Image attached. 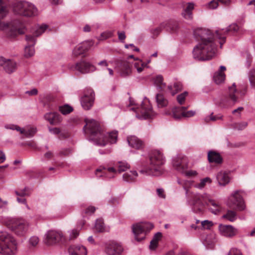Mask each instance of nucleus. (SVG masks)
Returning <instances> with one entry per match:
<instances>
[{"label": "nucleus", "mask_w": 255, "mask_h": 255, "mask_svg": "<svg viewBox=\"0 0 255 255\" xmlns=\"http://www.w3.org/2000/svg\"><path fill=\"white\" fill-rule=\"evenodd\" d=\"M153 227L152 224L144 222L139 223L132 226V232L134 235L135 239L137 242H140L145 237L146 233L151 230Z\"/></svg>", "instance_id": "4468645a"}, {"label": "nucleus", "mask_w": 255, "mask_h": 255, "mask_svg": "<svg viewBox=\"0 0 255 255\" xmlns=\"http://www.w3.org/2000/svg\"><path fill=\"white\" fill-rule=\"evenodd\" d=\"M201 228L204 230L210 229L211 227H212L213 224L212 221L209 220H204L201 222Z\"/></svg>", "instance_id": "09e8293b"}, {"label": "nucleus", "mask_w": 255, "mask_h": 255, "mask_svg": "<svg viewBox=\"0 0 255 255\" xmlns=\"http://www.w3.org/2000/svg\"><path fill=\"white\" fill-rule=\"evenodd\" d=\"M217 180L220 186H225L230 182V177L228 173L221 171L217 175Z\"/></svg>", "instance_id": "bb28decb"}, {"label": "nucleus", "mask_w": 255, "mask_h": 255, "mask_svg": "<svg viewBox=\"0 0 255 255\" xmlns=\"http://www.w3.org/2000/svg\"><path fill=\"white\" fill-rule=\"evenodd\" d=\"M93 45V42L92 41H84L75 47L73 50V55L75 57L79 55H84Z\"/></svg>", "instance_id": "aec40b11"}, {"label": "nucleus", "mask_w": 255, "mask_h": 255, "mask_svg": "<svg viewBox=\"0 0 255 255\" xmlns=\"http://www.w3.org/2000/svg\"><path fill=\"white\" fill-rule=\"evenodd\" d=\"M130 105L134 106L130 110L136 113V117L139 119H146L153 117L155 114L152 110L151 105L149 101L142 102L140 107L135 105L134 101L129 98Z\"/></svg>", "instance_id": "1a4fd4ad"}, {"label": "nucleus", "mask_w": 255, "mask_h": 255, "mask_svg": "<svg viewBox=\"0 0 255 255\" xmlns=\"http://www.w3.org/2000/svg\"><path fill=\"white\" fill-rule=\"evenodd\" d=\"M86 125L84 127L85 133L90 136V139L96 144L105 146L108 142L115 143L118 138V131H113L105 133L102 130L99 124L94 120H86Z\"/></svg>", "instance_id": "f03ea898"}, {"label": "nucleus", "mask_w": 255, "mask_h": 255, "mask_svg": "<svg viewBox=\"0 0 255 255\" xmlns=\"http://www.w3.org/2000/svg\"><path fill=\"white\" fill-rule=\"evenodd\" d=\"M137 176L138 174L137 172L135 170H132L124 173L123 176V180L126 182H131L136 180Z\"/></svg>", "instance_id": "c756f323"}, {"label": "nucleus", "mask_w": 255, "mask_h": 255, "mask_svg": "<svg viewBox=\"0 0 255 255\" xmlns=\"http://www.w3.org/2000/svg\"><path fill=\"white\" fill-rule=\"evenodd\" d=\"M164 23L166 24L165 25V28L167 31L170 30L172 32H175L178 28V25L176 22H170Z\"/></svg>", "instance_id": "ea45409f"}, {"label": "nucleus", "mask_w": 255, "mask_h": 255, "mask_svg": "<svg viewBox=\"0 0 255 255\" xmlns=\"http://www.w3.org/2000/svg\"><path fill=\"white\" fill-rule=\"evenodd\" d=\"M59 111L63 115H67L73 110V108L68 105H65L64 106H60L59 107Z\"/></svg>", "instance_id": "37998d69"}, {"label": "nucleus", "mask_w": 255, "mask_h": 255, "mask_svg": "<svg viewBox=\"0 0 255 255\" xmlns=\"http://www.w3.org/2000/svg\"><path fill=\"white\" fill-rule=\"evenodd\" d=\"M216 243V239L215 235L210 234L207 236L206 237L204 244L207 249H213Z\"/></svg>", "instance_id": "7c9ffc66"}, {"label": "nucleus", "mask_w": 255, "mask_h": 255, "mask_svg": "<svg viewBox=\"0 0 255 255\" xmlns=\"http://www.w3.org/2000/svg\"><path fill=\"white\" fill-rule=\"evenodd\" d=\"M177 182L179 185L183 187L184 189L186 190V194H187L188 190L187 186L190 184V182L189 181H184L178 179Z\"/></svg>", "instance_id": "6e6d98bb"}, {"label": "nucleus", "mask_w": 255, "mask_h": 255, "mask_svg": "<svg viewBox=\"0 0 255 255\" xmlns=\"http://www.w3.org/2000/svg\"><path fill=\"white\" fill-rule=\"evenodd\" d=\"M156 103L158 108H163L167 107L168 101L162 94L158 93L155 96Z\"/></svg>", "instance_id": "c85d7f7f"}, {"label": "nucleus", "mask_w": 255, "mask_h": 255, "mask_svg": "<svg viewBox=\"0 0 255 255\" xmlns=\"http://www.w3.org/2000/svg\"><path fill=\"white\" fill-rule=\"evenodd\" d=\"M213 79L217 84H220L224 81L225 75L222 72H217L214 74Z\"/></svg>", "instance_id": "e433bc0d"}, {"label": "nucleus", "mask_w": 255, "mask_h": 255, "mask_svg": "<svg viewBox=\"0 0 255 255\" xmlns=\"http://www.w3.org/2000/svg\"><path fill=\"white\" fill-rule=\"evenodd\" d=\"M187 107H174L172 110V114L173 117L175 120H180L182 118L183 110H186Z\"/></svg>", "instance_id": "2f4dec72"}, {"label": "nucleus", "mask_w": 255, "mask_h": 255, "mask_svg": "<svg viewBox=\"0 0 255 255\" xmlns=\"http://www.w3.org/2000/svg\"><path fill=\"white\" fill-rule=\"evenodd\" d=\"M166 24L164 23H162L160 24V25L153 29L152 31H151V33L155 36H157L158 34L159 33V32L162 30V29L163 28H165V25Z\"/></svg>", "instance_id": "5fc2aeb1"}, {"label": "nucleus", "mask_w": 255, "mask_h": 255, "mask_svg": "<svg viewBox=\"0 0 255 255\" xmlns=\"http://www.w3.org/2000/svg\"><path fill=\"white\" fill-rule=\"evenodd\" d=\"M239 29V26L235 23H233L229 25L226 30L221 29L216 30V36L220 40L219 43L220 44L221 48H222V45L224 44V43H225L226 41V36H225V33L229 31L235 33L237 32Z\"/></svg>", "instance_id": "a211bd4d"}, {"label": "nucleus", "mask_w": 255, "mask_h": 255, "mask_svg": "<svg viewBox=\"0 0 255 255\" xmlns=\"http://www.w3.org/2000/svg\"><path fill=\"white\" fill-rule=\"evenodd\" d=\"M145 65L141 61L136 62L134 63V66L136 69L138 73H140L142 71Z\"/></svg>", "instance_id": "603ef678"}, {"label": "nucleus", "mask_w": 255, "mask_h": 255, "mask_svg": "<svg viewBox=\"0 0 255 255\" xmlns=\"http://www.w3.org/2000/svg\"><path fill=\"white\" fill-rule=\"evenodd\" d=\"M15 193L17 196L20 197H24L25 196H29L30 195V193L27 192V189L26 188H24L19 191H15Z\"/></svg>", "instance_id": "864d4df0"}, {"label": "nucleus", "mask_w": 255, "mask_h": 255, "mask_svg": "<svg viewBox=\"0 0 255 255\" xmlns=\"http://www.w3.org/2000/svg\"><path fill=\"white\" fill-rule=\"evenodd\" d=\"M96 210V207L94 206H89L88 207L83 209L82 212V215L83 217L91 215L95 212Z\"/></svg>", "instance_id": "79ce46f5"}, {"label": "nucleus", "mask_w": 255, "mask_h": 255, "mask_svg": "<svg viewBox=\"0 0 255 255\" xmlns=\"http://www.w3.org/2000/svg\"><path fill=\"white\" fill-rule=\"evenodd\" d=\"M219 229L221 234L225 237H233L237 233V229L231 225H220Z\"/></svg>", "instance_id": "b1692460"}, {"label": "nucleus", "mask_w": 255, "mask_h": 255, "mask_svg": "<svg viewBox=\"0 0 255 255\" xmlns=\"http://www.w3.org/2000/svg\"><path fill=\"white\" fill-rule=\"evenodd\" d=\"M154 85L157 88L160 90H162L165 86L164 83H163V77L160 75L156 76L154 79Z\"/></svg>", "instance_id": "4c0bfd02"}, {"label": "nucleus", "mask_w": 255, "mask_h": 255, "mask_svg": "<svg viewBox=\"0 0 255 255\" xmlns=\"http://www.w3.org/2000/svg\"><path fill=\"white\" fill-rule=\"evenodd\" d=\"M188 204L191 206L192 210L195 213H201L204 210L206 205L212 206L210 210L214 214H218L221 209L220 205L214 200L210 199L207 194H193L190 199L188 200Z\"/></svg>", "instance_id": "7ed1b4c3"}, {"label": "nucleus", "mask_w": 255, "mask_h": 255, "mask_svg": "<svg viewBox=\"0 0 255 255\" xmlns=\"http://www.w3.org/2000/svg\"><path fill=\"white\" fill-rule=\"evenodd\" d=\"M39 241V238L36 236L31 237L29 241L28 244L29 247H35L38 244Z\"/></svg>", "instance_id": "de8ad7c7"}, {"label": "nucleus", "mask_w": 255, "mask_h": 255, "mask_svg": "<svg viewBox=\"0 0 255 255\" xmlns=\"http://www.w3.org/2000/svg\"><path fill=\"white\" fill-rule=\"evenodd\" d=\"M208 159L210 163L220 164L222 162L223 159L219 153L214 150H210L208 152Z\"/></svg>", "instance_id": "a878e982"}, {"label": "nucleus", "mask_w": 255, "mask_h": 255, "mask_svg": "<svg viewBox=\"0 0 255 255\" xmlns=\"http://www.w3.org/2000/svg\"><path fill=\"white\" fill-rule=\"evenodd\" d=\"M158 196L162 198H165V195L164 193V190L162 188H158L156 190Z\"/></svg>", "instance_id": "e2e57ef3"}, {"label": "nucleus", "mask_w": 255, "mask_h": 255, "mask_svg": "<svg viewBox=\"0 0 255 255\" xmlns=\"http://www.w3.org/2000/svg\"><path fill=\"white\" fill-rule=\"evenodd\" d=\"M36 132V129L34 128H30L28 129L21 128L20 133L23 134L26 137H32Z\"/></svg>", "instance_id": "58836bf2"}, {"label": "nucleus", "mask_w": 255, "mask_h": 255, "mask_svg": "<svg viewBox=\"0 0 255 255\" xmlns=\"http://www.w3.org/2000/svg\"><path fill=\"white\" fill-rule=\"evenodd\" d=\"M117 68L120 75L123 77H127L131 74V65L127 61H121Z\"/></svg>", "instance_id": "4be33fe9"}, {"label": "nucleus", "mask_w": 255, "mask_h": 255, "mask_svg": "<svg viewBox=\"0 0 255 255\" xmlns=\"http://www.w3.org/2000/svg\"><path fill=\"white\" fill-rule=\"evenodd\" d=\"M211 180L210 178L206 177L201 180L200 183L197 184L195 187L199 189H202L204 187L207 183H211Z\"/></svg>", "instance_id": "a18cd8bd"}, {"label": "nucleus", "mask_w": 255, "mask_h": 255, "mask_svg": "<svg viewBox=\"0 0 255 255\" xmlns=\"http://www.w3.org/2000/svg\"><path fill=\"white\" fill-rule=\"evenodd\" d=\"M63 238L62 232L51 230L48 231L45 234L44 242L48 246H51L62 241Z\"/></svg>", "instance_id": "dca6fc26"}, {"label": "nucleus", "mask_w": 255, "mask_h": 255, "mask_svg": "<svg viewBox=\"0 0 255 255\" xmlns=\"http://www.w3.org/2000/svg\"><path fill=\"white\" fill-rule=\"evenodd\" d=\"M228 255H242L241 251L237 248H232Z\"/></svg>", "instance_id": "052dcab7"}, {"label": "nucleus", "mask_w": 255, "mask_h": 255, "mask_svg": "<svg viewBox=\"0 0 255 255\" xmlns=\"http://www.w3.org/2000/svg\"><path fill=\"white\" fill-rule=\"evenodd\" d=\"M17 244L15 239L5 231H0V254L14 255L17 252Z\"/></svg>", "instance_id": "0eeeda50"}, {"label": "nucleus", "mask_w": 255, "mask_h": 255, "mask_svg": "<svg viewBox=\"0 0 255 255\" xmlns=\"http://www.w3.org/2000/svg\"><path fill=\"white\" fill-rule=\"evenodd\" d=\"M69 240H74L76 238L79 234V231L77 230H72L69 232Z\"/></svg>", "instance_id": "bf43d9fd"}, {"label": "nucleus", "mask_w": 255, "mask_h": 255, "mask_svg": "<svg viewBox=\"0 0 255 255\" xmlns=\"http://www.w3.org/2000/svg\"><path fill=\"white\" fill-rule=\"evenodd\" d=\"M1 218L2 224L16 235L22 237L26 233L29 225L25 220L12 217Z\"/></svg>", "instance_id": "423d86ee"}, {"label": "nucleus", "mask_w": 255, "mask_h": 255, "mask_svg": "<svg viewBox=\"0 0 255 255\" xmlns=\"http://www.w3.org/2000/svg\"><path fill=\"white\" fill-rule=\"evenodd\" d=\"M48 130L50 133H51L53 134H55V135L59 134V138L64 137L63 133H61V130L59 128L49 127Z\"/></svg>", "instance_id": "8fccbe9b"}, {"label": "nucleus", "mask_w": 255, "mask_h": 255, "mask_svg": "<svg viewBox=\"0 0 255 255\" xmlns=\"http://www.w3.org/2000/svg\"><path fill=\"white\" fill-rule=\"evenodd\" d=\"M13 9L15 13L28 17L35 15L37 12V8L33 4L26 1H19L14 3Z\"/></svg>", "instance_id": "ddd939ff"}, {"label": "nucleus", "mask_w": 255, "mask_h": 255, "mask_svg": "<svg viewBox=\"0 0 255 255\" xmlns=\"http://www.w3.org/2000/svg\"><path fill=\"white\" fill-rule=\"evenodd\" d=\"M118 38L121 41H124L126 38V34L125 32L122 31V32H118Z\"/></svg>", "instance_id": "0e129e2a"}, {"label": "nucleus", "mask_w": 255, "mask_h": 255, "mask_svg": "<svg viewBox=\"0 0 255 255\" xmlns=\"http://www.w3.org/2000/svg\"><path fill=\"white\" fill-rule=\"evenodd\" d=\"M188 159L184 155L178 154L172 158L173 167L177 171L187 177H191L196 175L197 172L193 170H187L188 168Z\"/></svg>", "instance_id": "9d476101"}, {"label": "nucleus", "mask_w": 255, "mask_h": 255, "mask_svg": "<svg viewBox=\"0 0 255 255\" xmlns=\"http://www.w3.org/2000/svg\"><path fill=\"white\" fill-rule=\"evenodd\" d=\"M115 166L118 168V170L114 167L98 168L96 170L95 174L97 177L105 176L107 178H113L118 172H124L130 168L129 164L125 161H119Z\"/></svg>", "instance_id": "9b49d317"}, {"label": "nucleus", "mask_w": 255, "mask_h": 255, "mask_svg": "<svg viewBox=\"0 0 255 255\" xmlns=\"http://www.w3.org/2000/svg\"><path fill=\"white\" fill-rule=\"evenodd\" d=\"M187 92H184V93L178 95L177 97V100L179 104L182 105L184 103L185 98L187 96Z\"/></svg>", "instance_id": "3c124183"}, {"label": "nucleus", "mask_w": 255, "mask_h": 255, "mask_svg": "<svg viewBox=\"0 0 255 255\" xmlns=\"http://www.w3.org/2000/svg\"><path fill=\"white\" fill-rule=\"evenodd\" d=\"M26 94H28L29 96H34L36 95L38 93V91L36 89L34 88L30 91H27L25 92Z\"/></svg>", "instance_id": "69168bd1"}, {"label": "nucleus", "mask_w": 255, "mask_h": 255, "mask_svg": "<svg viewBox=\"0 0 255 255\" xmlns=\"http://www.w3.org/2000/svg\"><path fill=\"white\" fill-rule=\"evenodd\" d=\"M218 6V1L213 0L209 3V7L211 9L216 8Z\"/></svg>", "instance_id": "680f3d73"}, {"label": "nucleus", "mask_w": 255, "mask_h": 255, "mask_svg": "<svg viewBox=\"0 0 255 255\" xmlns=\"http://www.w3.org/2000/svg\"><path fill=\"white\" fill-rule=\"evenodd\" d=\"M237 93L235 83H233L232 86L229 88L228 92L221 97L218 104L221 107L225 108L233 106L238 101Z\"/></svg>", "instance_id": "f8f14e48"}, {"label": "nucleus", "mask_w": 255, "mask_h": 255, "mask_svg": "<svg viewBox=\"0 0 255 255\" xmlns=\"http://www.w3.org/2000/svg\"><path fill=\"white\" fill-rule=\"evenodd\" d=\"M95 229L98 232H103L105 230L104 223L102 219L96 221Z\"/></svg>", "instance_id": "a19ab883"}, {"label": "nucleus", "mask_w": 255, "mask_h": 255, "mask_svg": "<svg viewBox=\"0 0 255 255\" xmlns=\"http://www.w3.org/2000/svg\"><path fill=\"white\" fill-rule=\"evenodd\" d=\"M128 142L129 145L135 149H140L142 147L143 143L141 140L135 136H130L128 137Z\"/></svg>", "instance_id": "cd10ccee"}, {"label": "nucleus", "mask_w": 255, "mask_h": 255, "mask_svg": "<svg viewBox=\"0 0 255 255\" xmlns=\"http://www.w3.org/2000/svg\"><path fill=\"white\" fill-rule=\"evenodd\" d=\"M81 104L83 108L88 110L93 106L94 101V93L92 89H88L81 98Z\"/></svg>", "instance_id": "f3484780"}, {"label": "nucleus", "mask_w": 255, "mask_h": 255, "mask_svg": "<svg viewBox=\"0 0 255 255\" xmlns=\"http://www.w3.org/2000/svg\"><path fill=\"white\" fill-rule=\"evenodd\" d=\"M122 246L119 243L112 241L107 245L106 252L109 255H119L123 252Z\"/></svg>", "instance_id": "412c9836"}, {"label": "nucleus", "mask_w": 255, "mask_h": 255, "mask_svg": "<svg viewBox=\"0 0 255 255\" xmlns=\"http://www.w3.org/2000/svg\"><path fill=\"white\" fill-rule=\"evenodd\" d=\"M44 118L52 125H56L59 124L62 118L61 116L57 112H49L44 115Z\"/></svg>", "instance_id": "5701e85b"}, {"label": "nucleus", "mask_w": 255, "mask_h": 255, "mask_svg": "<svg viewBox=\"0 0 255 255\" xmlns=\"http://www.w3.org/2000/svg\"><path fill=\"white\" fill-rule=\"evenodd\" d=\"M16 64L13 61L7 59L4 66V69L7 73H12L16 69Z\"/></svg>", "instance_id": "473e14b6"}, {"label": "nucleus", "mask_w": 255, "mask_h": 255, "mask_svg": "<svg viewBox=\"0 0 255 255\" xmlns=\"http://www.w3.org/2000/svg\"><path fill=\"white\" fill-rule=\"evenodd\" d=\"M70 255H87L86 248L80 245H72L68 249Z\"/></svg>", "instance_id": "393cba45"}, {"label": "nucleus", "mask_w": 255, "mask_h": 255, "mask_svg": "<svg viewBox=\"0 0 255 255\" xmlns=\"http://www.w3.org/2000/svg\"><path fill=\"white\" fill-rule=\"evenodd\" d=\"M237 213L233 210H228L226 213L223 215L222 218L230 222H234L237 219Z\"/></svg>", "instance_id": "f704fd0d"}, {"label": "nucleus", "mask_w": 255, "mask_h": 255, "mask_svg": "<svg viewBox=\"0 0 255 255\" xmlns=\"http://www.w3.org/2000/svg\"><path fill=\"white\" fill-rule=\"evenodd\" d=\"M70 68L83 74L93 72L96 70V68L93 65L85 61H81L71 67Z\"/></svg>", "instance_id": "6ab92c4d"}, {"label": "nucleus", "mask_w": 255, "mask_h": 255, "mask_svg": "<svg viewBox=\"0 0 255 255\" xmlns=\"http://www.w3.org/2000/svg\"><path fill=\"white\" fill-rule=\"evenodd\" d=\"M195 111H186V110H183L182 116L183 118H190L194 116L195 115Z\"/></svg>", "instance_id": "13d9d810"}, {"label": "nucleus", "mask_w": 255, "mask_h": 255, "mask_svg": "<svg viewBox=\"0 0 255 255\" xmlns=\"http://www.w3.org/2000/svg\"><path fill=\"white\" fill-rule=\"evenodd\" d=\"M240 193V191L236 190L230 195L227 203L228 206L231 208H236L239 211L245 209L244 202Z\"/></svg>", "instance_id": "2eb2a0df"}, {"label": "nucleus", "mask_w": 255, "mask_h": 255, "mask_svg": "<svg viewBox=\"0 0 255 255\" xmlns=\"http://www.w3.org/2000/svg\"><path fill=\"white\" fill-rule=\"evenodd\" d=\"M249 78L251 87L255 90V70H252L249 74Z\"/></svg>", "instance_id": "c03bdc74"}, {"label": "nucleus", "mask_w": 255, "mask_h": 255, "mask_svg": "<svg viewBox=\"0 0 255 255\" xmlns=\"http://www.w3.org/2000/svg\"><path fill=\"white\" fill-rule=\"evenodd\" d=\"M182 84L179 82H176L174 83L173 86L169 85L168 89L171 91L172 95H175L178 91H180L182 89Z\"/></svg>", "instance_id": "c9c22d12"}, {"label": "nucleus", "mask_w": 255, "mask_h": 255, "mask_svg": "<svg viewBox=\"0 0 255 255\" xmlns=\"http://www.w3.org/2000/svg\"><path fill=\"white\" fill-rule=\"evenodd\" d=\"M222 119V116L219 115H213V113H212L210 116L206 117L205 118V122L206 123H208L210 121H216L218 120H221Z\"/></svg>", "instance_id": "49530a36"}, {"label": "nucleus", "mask_w": 255, "mask_h": 255, "mask_svg": "<svg viewBox=\"0 0 255 255\" xmlns=\"http://www.w3.org/2000/svg\"><path fill=\"white\" fill-rule=\"evenodd\" d=\"M194 8V4L192 3H188V6L182 12L183 17L187 19H190L192 18V10Z\"/></svg>", "instance_id": "72a5a7b5"}, {"label": "nucleus", "mask_w": 255, "mask_h": 255, "mask_svg": "<svg viewBox=\"0 0 255 255\" xmlns=\"http://www.w3.org/2000/svg\"><path fill=\"white\" fill-rule=\"evenodd\" d=\"M4 128L8 129L16 130L19 132L21 130V128L19 126L13 124H6L4 125Z\"/></svg>", "instance_id": "4d7b16f0"}, {"label": "nucleus", "mask_w": 255, "mask_h": 255, "mask_svg": "<svg viewBox=\"0 0 255 255\" xmlns=\"http://www.w3.org/2000/svg\"><path fill=\"white\" fill-rule=\"evenodd\" d=\"M194 35L197 40L200 41L193 50L194 58L205 61L210 60L214 57L217 48L214 34L209 29L198 28L194 30Z\"/></svg>", "instance_id": "f257e3e1"}, {"label": "nucleus", "mask_w": 255, "mask_h": 255, "mask_svg": "<svg viewBox=\"0 0 255 255\" xmlns=\"http://www.w3.org/2000/svg\"><path fill=\"white\" fill-rule=\"evenodd\" d=\"M158 243L152 240L150 241L149 248L150 250H154L157 247Z\"/></svg>", "instance_id": "774afa93"}, {"label": "nucleus", "mask_w": 255, "mask_h": 255, "mask_svg": "<svg viewBox=\"0 0 255 255\" xmlns=\"http://www.w3.org/2000/svg\"><path fill=\"white\" fill-rule=\"evenodd\" d=\"M165 162V158L163 153L159 150H154L149 155L147 164L140 172L148 175L159 176L163 172L162 166Z\"/></svg>", "instance_id": "39448f33"}, {"label": "nucleus", "mask_w": 255, "mask_h": 255, "mask_svg": "<svg viewBox=\"0 0 255 255\" xmlns=\"http://www.w3.org/2000/svg\"><path fill=\"white\" fill-rule=\"evenodd\" d=\"M4 0H0V31H4L8 36L14 37L18 34L24 33V26L21 20L14 19L10 22L2 19L7 13V7L4 3Z\"/></svg>", "instance_id": "20e7f679"}, {"label": "nucleus", "mask_w": 255, "mask_h": 255, "mask_svg": "<svg viewBox=\"0 0 255 255\" xmlns=\"http://www.w3.org/2000/svg\"><path fill=\"white\" fill-rule=\"evenodd\" d=\"M166 255H191L189 253L185 252H180L177 254L175 255L173 252H169Z\"/></svg>", "instance_id": "338daca9"}, {"label": "nucleus", "mask_w": 255, "mask_h": 255, "mask_svg": "<svg viewBox=\"0 0 255 255\" xmlns=\"http://www.w3.org/2000/svg\"><path fill=\"white\" fill-rule=\"evenodd\" d=\"M48 26L45 24L37 25L33 30V35H27L25 39L28 44L25 47L24 56L28 58L34 55L35 50L34 46L36 43V37H38L44 33L48 28Z\"/></svg>", "instance_id": "6e6552de"}]
</instances>
